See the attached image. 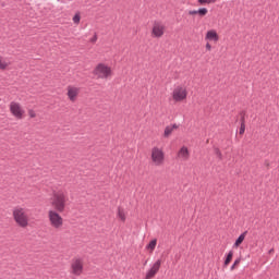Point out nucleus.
Returning a JSON list of instances; mask_svg holds the SVG:
<instances>
[{
  "label": "nucleus",
  "mask_w": 279,
  "mask_h": 279,
  "mask_svg": "<svg viewBox=\"0 0 279 279\" xmlns=\"http://www.w3.org/2000/svg\"><path fill=\"white\" fill-rule=\"evenodd\" d=\"M215 154H216L217 158H219L221 160L222 155H221V150H219V148L215 149Z\"/></svg>",
  "instance_id": "b1692460"
},
{
  "label": "nucleus",
  "mask_w": 279,
  "mask_h": 279,
  "mask_svg": "<svg viewBox=\"0 0 279 279\" xmlns=\"http://www.w3.org/2000/svg\"><path fill=\"white\" fill-rule=\"evenodd\" d=\"M28 116L31 117V119H35V117H36V111H34V110H29L28 111Z\"/></svg>",
  "instance_id": "393cba45"
},
{
  "label": "nucleus",
  "mask_w": 279,
  "mask_h": 279,
  "mask_svg": "<svg viewBox=\"0 0 279 279\" xmlns=\"http://www.w3.org/2000/svg\"><path fill=\"white\" fill-rule=\"evenodd\" d=\"M90 43H97V34H95L90 39Z\"/></svg>",
  "instance_id": "cd10ccee"
},
{
  "label": "nucleus",
  "mask_w": 279,
  "mask_h": 279,
  "mask_svg": "<svg viewBox=\"0 0 279 279\" xmlns=\"http://www.w3.org/2000/svg\"><path fill=\"white\" fill-rule=\"evenodd\" d=\"M191 157V153H189V148L186 146H183L178 151V158L182 159L183 161L189 160Z\"/></svg>",
  "instance_id": "ddd939ff"
},
{
  "label": "nucleus",
  "mask_w": 279,
  "mask_h": 279,
  "mask_svg": "<svg viewBox=\"0 0 279 279\" xmlns=\"http://www.w3.org/2000/svg\"><path fill=\"white\" fill-rule=\"evenodd\" d=\"M178 124H172V125H168L166 126L165 131H163V136L165 138H169V136H171V134H173L174 130H178Z\"/></svg>",
  "instance_id": "4468645a"
},
{
  "label": "nucleus",
  "mask_w": 279,
  "mask_h": 279,
  "mask_svg": "<svg viewBox=\"0 0 279 279\" xmlns=\"http://www.w3.org/2000/svg\"><path fill=\"white\" fill-rule=\"evenodd\" d=\"M72 274L74 276H82V271H84V264H82V259H76L72 263Z\"/></svg>",
  "instance_id": "1a4fd4ad"
},
{
  "label": "nucleus",
  "mask_w": 279,
  "mask_h": 279,
  "mask_svg": "<svg viewBox=\"0 0 279 279\" xmlns=\"http://www.w3.org/2000/svg\"><path fill=\"white\" fill-rule=\"evenodd\" d=\"M94 75H96L98 80H108L112 77V68L106 65V63H98L94 69Z\"/></svg>",
  "instance_id": "20e7f679"
},
{
  "label": "nucleus",
  "mask_w": 279,
  "mask_h": 279,
  "mask_svg": "<svg viewBox=\"0 0 279 279\" xmlns=\"http://www.w3.org/2000/svg\"><path fill=\"white\" fill-rule=\"evenodd\" d=\"M205 47H206L207 51H210V49H213V46H210L209 43H207Z\"/></svg>",
  "instance_id": "c85d7f7f"
},
{
  "label": "nucleus",
  "mask_w": 279,
  "mask_h": 279,
  "mask_svg": "<svg viewBox=\"0 0 279 279\" xmlns=\"http://www.w3.org/2000/svg\"><path fill=\"white\" fill-rule=\"evenodd\" d=\"M232 256H234V251H229V253L227 254V257L225 259L226 266L230 265V262L232 260Z\"/></svg>",
  "instance_id": "f3484780"
},
{
  "label": "nucleus",
  "mask_w": 279,
  "mask_h": 279,
  "mask_svg": "<svg viewBox=\"0 0 279 279\" xmlns=\"http://www.w3.org/2000/svg\"><path fill=\"white\" fill-rule=\"evenodd\" d=\"M154 38H162L165 36V25L160 23H155L153 26Z\"/></svg>",
  "instance_id": "9d476101"
},
{
  "label": "nucleus",
  "mask_w": 279,
  "mask_h": 279,
  "mask_svg": "<svg viewBox=\"0 0 279 279\" xmlns=\"http://www.w3.org/2000/svg\"><path fill=\"white\" fill-rule=\"evenodd\" d=\"M10 111L13 114V117H16L17 119H23V114L25 111L21 108V104L12 101L10 104Z\"/></svg>",
  "instance_id": "6e6552de"
},
{
  "label": "nucleus",
  "mask_w": 279,
  "mask_h": 279,
  "mask_svg": "<svg viewBox=\"0 0 279 279\" xmlns=\"http://www.w3.org/2000/svg\"><path fill=\"white\" fill-rule=\"evenodd\" d=\"M73 23H75V25H80V21H81V16H80V13H76L74 16H73Z\"/></svg>",
  "instance_id": "412c9836"
},
{
  "label": "nucleus",
  "mask_w": 279,
  "mask_h": 279,
  "mask_svg": "<svg viewBox=\"0 0 279 279\" xmlns=\"http://www.w3.org/2000/svg\"><path fill=\"white\" fill-rule=\"evenodd\" d=\"M48 220L54 230H62V226H64V219L60 215V211H56L53 209L48 210Z\"/></svg>",
  "instance_id": "7ed1b4c3"
},
{
  "label": "nucleus",
  "mask_w": 279,
  "mask_h": 279,
  "mask_svg": "<svg viewBox=\"0 0 279 279\" xmlns=\"http://www.w3.org/2000/svg\"><path fill=\"white\" fill-rule=\"evenodd\" d=\"M205 40H208L209 43H219V34H217V31L210 29L206 33Z\"/></svg>",
  "instance_id": "9b49d317"
},
{
  "label": "nucleus",
  "mask_w": 279,
  "mask_h": 279,
  "mask_svg": "<svg viewBox=\"0 0 279 279\" xmlns=\"http://www.w3.org/2000/svg\"><path fill=\"white\" fill-rule=\"evenodd\" d=\"M239 263H241V258H236V259L234 260V263H233L232 266L230 267V270H231V271H234V267H236V265H239Z\"/></svg>",
  "instance_id": "4be33fe9"
},
{
  "label": "nucleus",
  "mask_w": 279,
  "mask_h": 279,
  "mask_svg": "<svg viewBox=\"0 0 279 279\" xmlns=\"http://www.w3.org/2000/svg\"><path fill=\"white\" fill-rule=\"evenodd\" d=\"M118 217L121 221H125V211L121 208L118 209Z\"/></svg>",
  "instance_id": "a211bd4d"
},
{
  "label": "nucleus",
  "mask_w": 279,
  "mask_h": 279,
  "mask_svg": "<svg viewBox=\"0 0 279 279\" xmlns=\"http://www.w3.org/2000/svg\"><path fill=\"white\" fill-rule=\"evenodd\" d=\"M150 158L155 167H162L165 165V151L159 147L151 148Z\"/></svg>",
  "instance_id": "39448f33"
},
{
  "label": "nucleus",
  "mask_w": 279,
  "mask_h": 279,
  "mask_svg": "<svg viewBox=\"0 0 279 279\" xmlns=\"http://www.w3.org/2000/svg\"><path fill=\"white\" fill-rule=\"evenodd\" d=\"M66 202H69V196L62 190L53 192L52 197L50 198V204L53 208L52 210H56V213H64Z\"/></svg>",
  "instance_id": "f257e3e1"
},
{
  "label": "nucleus",
  "mask_w": 279,
  "mask_h": 279,
  "mask_svg": "<svg viewBox=\"0 0 279 279\" xmlns=\"http://www.w3.org/2000/svg\"><path fill=\"white\" fill-rule=\"evenodd\" d=\"M77 95H80V88L74 86L68 87V97L70 101H75V99H77Z\"/></svg>",
  "instance_id": "f8f14e48"
},
{
  "label": "nucleus",
  "mask_w": 279,
  "mask_h": 279,
  "mask_svg": "<svg viewBox=\"0 0 279 279\" xmlns=\"http://www.w3.org/2000/svg\"><path fill=\"white\" fill-rule=\"evenodd\" d=\"M13 219L20 228H27V226H29V214L27 208L21 206L14 207Z\"/></svg>",
  "instance_id": "f03ea898"
},
{
  "label": "nucleus",
  "mask_w": 279,
  "mask_h": 279,
  "mask_svg": "<svg viewBox=\"0 0 279 279\" xmlns=\"http://www.w3.org/2000/svg\"><path fill=\"white\" fill-rule=\"evenodd\" d=\"M199 5H206L208 4V0H197Z\"/></svg>",
  "instance_id": "a878e982"
},
{
  "label": "nucleus",
  "mask_w": 279,
  "mask_h": 279,
  "mask_svg": "<svg viewBox=\"0 0 279 279\" xmlns=\"http://www.w3.org/2000/svg\"><path fill=\"white\" fill-rule=\"evenodd\" d=\"M208 1V5H210V3H217V0H207Z\"/></svg>",
  "instance_id": "c756f323"
},
{
  "label": "nucleus",
  "mask_w": 279,
  "mask_h": 279,
  "mask_svg": "<svg viewBox=\"0 0 279 279\" xmlns=\"http://www.w3.org/2000/svg\"><path fill=\"white\" fill-rule=\"evenodd\" d=\"M190 16H194V14H198L197 10H190L189 11Z\"/></svg>",
  "instance_id": "bb28decb"
},
{
  "label": "nucleus",
  "mask_w": 279,
  "mask_h": 279,
  "mask_svg": "<svg viewBox=\"0 0 279 279\" xmlns=\"http://www.w3.org/2000/svg\"><path fill=\"white\" fill-rule=\"evenodd\" d=\"M197 12H198V16H206V14H208V9L201 8L197 10Z\"/></svg>",
  "instance_id": "6ab92c4d"
},
{
  "label": "nucleus",
  "mask_w": 279,
  "mask_h": 279,
  "mask_svg": "<svg viewBox=\"0 0 279 279\" xmlns=\"http://www.w3.org/2000/svg\"><path fill=\"white\" fill-rule=\"evenodd\" d=\"M187 95H189V92H186V87L181 85L174 87V89L172 90L173 101H184Z\"/></svg>",
  "instance_id": "423d86ee"
},
{
  "label": "nucleus",
  "mask_w": 279,
  "mask_h": 279,
  "mask_svg": "<svg viewBox=\"0 0 279 279\" xmlns=\"http://www.w3.org/2000/svg\"><path fill=\"white\" fill-rule=\"evenodd\" d=\"M247 234V231H244L239 235V238L235 240L233 247H239L243 241H245V235Z\"/></svg>",
  "instance_id": "2eb2a0df"
},
{
  "label": "nucleus",
  "mask_w": 279,
  "mask_h": 279,
  "mask_svg": "<svg viewBox=\"0 0 279 279\" xmlns=\"http://www.w3.org/2000/svg\"><path fill=\"white\" fill-rule=\"evenodd\" d=\"M0 69H2V71H5V69H8V62H5L1 57H0Z\"/></svg>",
  "instance_id": "aec40b11"
},
{
  "label": "nucleus",
  "mask_w": 279,
  "mask_h": 279,
  "mask_svg": "<svg viewBox=\"0 0 279 279\" xmlns=\"http://www.w3.org/2000/svg\"><path fill=\"white\" fill-rule=\"evenodd\" d=\"M162 265V260L161 259H157L151 266L150 269L147 270L145 279H151L154 278L158 271H160V267Z\"/></svg>",
  "instance_id": "0eeeda50"
},
{
  "label": "nucleus",
  "mask_w": 279,
  "mask_h": 279,
  "mask_svg": "<svg viewBox=\"0 0 279 279\" xmlns=\"http://www.w3.org/2000/svg\"><path fill=\"white\" fill-rule=\"evenodd\" d=\"M240 134H245V122L242 120L241 126H240Z\"/></svg>",
  "instance_id": "5701e85b"
},
{
  "label": "nucleus",
  "mask_w": 279,
  "mask_h": 279,
  "mask_svg": "<svg viewBox=\"0 0 279 279\" xmlns=\"http://www.w3.org/2000/svg\"><path fill=\"white\" fill-rule=\"evenodd\" d=\"M156 244H157V240L154 239L151 240L147 245H146V250H151V252H154L156 250Z\"/></svg>",
  "instance_id": "dca6fc26"
},
{
  "label": "nucleus",
  "mask_w": 279,
  "mask_h": 279,
  "mask_svg": "<svg viewBox=\"0 0 279 279\" xmlns=\"http://www.w3.org/2000/svg\"><path fill=\"white\" fill-rule=\"evenodd\" d=\"M274 252V248H271L270 251H269V254H271Z\"/></svg>",
  "instance_id": "7c9ffc66"
}]
</instances>
